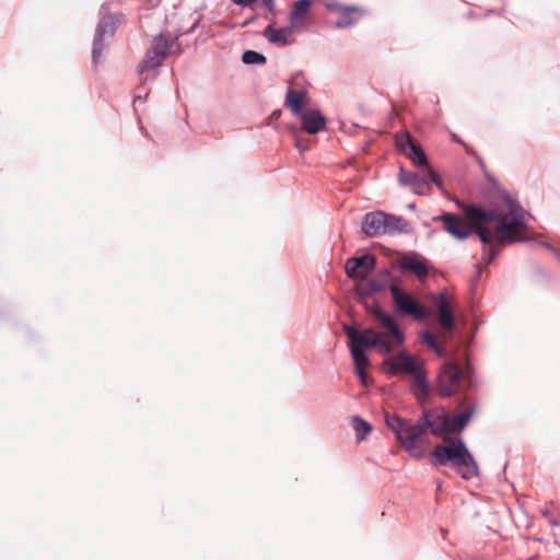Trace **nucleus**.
<instances>
[{
    "label": "nucleus",
    "instance_id": "obj_31",
    "mask_svg": "<svg viewBox=\"0 0 560 560\" xmlns=\"http://www.w3.org/2000/svg\"><path fill=\"white\" fill-rule=\"evenodd\" d=\"M262 5L265 7V9L268 12H270V13L275 12V1L273 0H262Z\"/></svg>",
    "mask_w": 560,
    "mask_h": 560
},
{
    "label": "nucleus",
    "instance_id": "obj_30",
    "mask_svg": "<svg viewBox=\"0 0 560 560\" xmlns=\"http://www.w3.org/2000/svg\"><path fill=\"white\" fill-rule=\"evenodd\" d=\"M324 7L330 12L340 13V11L346 7L337 2L336 0H326L324 2Z\"/></svg>",
    "mask_w": 560,
    "mask_h": 560
},
{
    "label": "nucleus",
    "instance_id": "obj_5",
    "mask_svg": "<svg viewBox=\"0 0 560 560\" xmlns=\"http://www.w3.org/2000/svg\"><path fill=\"white\" fill-rule=\"evenodd\" d=\"M306 96V91H298L290 88L287 91L284 104L294 116L299 117L304 131L310 135H316L325 129L326 118L318 109H305L303 107Z\"/></svg>",
    "mask_w": 560,
    "mask_h": 560
},
{
    "label": "nucleus",
    "instance_id": "obj_13",
    "mask_svg": "<svg viewBox=\"0 0 560 560\" xmlns=\"http://www.w3.org/2000/svg\"><path fill=\"white\" fill-rule=\"evenodd\" d=\"M432 300L436 306L438 322L446 331H453L456 326L452 303L445 292L432 295Z\"/></svg>",
    "mask_w": 560,
    "mask_h": 560
},
{
    "label": "nucleus",
    "instance_id": "obj_4",
    "mask_svg": "<svg viewBox=\"0 0 560 560\" xmlns=\"http://www.w3.org/2000/svg\"><path fill=\"white\" fill-rule=\"evenodd\" d=\"M435 466H447L464 480L479 476V467L465 442L459 438H446L444 444L434 446L432 451Z\"/></svg>",
    "mask_w": 560,
    "mask_h": 560
},
{
    "label": "nucleus",
    "instance_id": "obj_41",
    "mask_svg": "<svg viewBox=\"0 0 560 560\" xmlns=\"http://www.w3.org/2000/svg\"><path fill=\"white\" fill-rule=\"evenodd\" d=\"M481 269H480V266H477V272L478 275L480 273Z\"/></svg>",
    "mask_w": 560,
    "mask_h": 560
},
{
    "label": "nucleus",
    "instance_id": "obj_2",
    "mask_svg": "<svg viewBox=\"0 0 560 560\" xmlns=\"http://www.w3.org/2000/svg\"><path fill=\"white\" fill-rule=\"evenodd\" d=\"M371 314L380 327L385 329L384 334L372 328L358 330L353 326H343L345 334L349 339V349L355 365V372L363 383L365 381L364 369L370 363L366 355L368 349L374 348L380 354L388 355L393 352L395 346L400 347L405 343V335L390 314L383 311L378 305L372 307Z\"/></svg>",
    "mask_w": 560,
    "mask_h": 560
},
{
    "label": "nucleus",
    "instance_id": "obj_16",
    "mask_svg": "<svg viewBox=\"0 0 560 560\" xmlns=\"http://www.w3.org/2000/svg\"><path fill=\"white\" fill-rule=\"evenodd\" d=\"M412 232L410 223L402 217L386 213L382 224V235H394L396 233L409 234Z\"/></svg>",
    "mask_w": 560,
    "mask_h": 560
},
{
    "label": "nucleus",
    "instance_id": "obj_15",
    "mask_svg": "<svg viewBox=\"0 0 560 560\" xmlns=\"http://www.w3.org/2000/svg\"><path fill=\"white\" fill-rule=\"evenodd\" d=\"M390 272L388 270L380 271L374 278L369 279L357 287V291L362 296H372L376 293L389 290Z\"/></svg>",
    "mask_w": 560,
    "mask_h": 560
},
{
    "label": "nucleus",
    "instance_id": "obj_12",
    "mask_svg": "<svg viewBox=\"0 0 560 560\" xmlns=\"http://www.w3.org/2000/svg\"><path fill=\"white\" fill-rule=\"evenodd\" d=\"M398 265L401 270L412 272L420 282H424L429 276V271L432 268L429 261L417 252H408L404 254Z\"/></svg>",
    "mask_w": 560,
    "mask_h": 560
},
{
    "label": "nucleus",
    "instance_id": "obj_27",
    "mask_svg": "<svg viewBox=\"0 0 560 560\" xmlns=\"http://www.w3.org/2000/svg\"><path fill=\"white\" fill-rule=\"evenodd\" d=\"M242 61L245 65H265L267 58L265 55L255 51V50H246L242 55Z\"/></svg>",
    "mask_w": 560,
    "mask_h": 560
},
{
    "label": "nucleus",
    "instance_id": "obj_23",
    "mask_svg": "<svg viewBox=\"0 0 560 560\" xmlns=\"http://www.w3.org/2000/svg\"><path fill=\"white\" fill-rule=\"evenodd\" d=\"M417 166H428V159L422 148L415 143L410 147L409 151L405 154Z\"/></svg>",
    "mask_w": 560,
    "mask_h": 560
},
{
    "label": "nucleus",
    "instance_id": "obj_34",
    "mask_svg": "<svg viewBox=\"0 0 560 560\" xmlns=\"http://www.w3.org/2000/svg\"><path fill=\"white\" fill-rule=\"evenodd\" d=\"M540 245H542L546 248H548L549 250H551L558 257V259L560 260V254L550 244L541 242Z\"/></svg>",
    "mask_w": 560,
    "mask_h": 560
},
{
    "label": "nucleus",
    "instance_id": "obj_20",
    "mask_svg": "<svg viewBox=\"0 0 560 560\" xmlns=\"http://www.w3.org/2000/svg\"><path fill=\"white\" fill-rule=\"evenodd\" d=\"M293 34V26H287L281 28H275L271 24L268 25L264 31V36L277 46H287L289 37Z\"/></svg>",
    "mask_w": 560,
    "mask_h": 560
},
{
    "label": "nucleus",
    "instance_id": "obj_11",
    "mask_svg": "<svg viewBox=\"0 0 560 560\" xmlns=\"http://www.w3.org/2000/svg\"><path fill=\"white\" fill-rule=\"evenodd\" d=\"M433 221L442 222L444 230L459 241H464L471 234H475L474 224L470 223L468 225L458 215L451 212L434 217Z\"/></svg>",
    "mask_w": 560,
    "mask_h": 560
},
{
    "label": "nucleus",
    "instance_id": "obj_9",
    "mask_svg": "<svg viewBox=\"0 0 560 560\" xmlns=\"http://www.w3.org/2000/svg\"><path fill=\"white\" fill-rule=\"evenodd\" d=\"M118 20L112 14H104L97 23L92 47V62L97 66L102 60L103 50L115 35Z\"/></svg>",
    "mask_w": 560,
    "mask_h": 560
},
{
    "label": "nucleus",
    "instance_id": "obj_22",
    "mask_svg": "<svg viewBox=\"0 0 560 560\" xmlns=\"http://www.w3.org/2000/svg\"><path fill=\"white\" fill-rule=\"evenodd\" d=\"M351 423L355 432V439L359 442L363 441L366 438V435L372 431V425L359 416H353L351 418Z\"/></svg>",
    "mask_w": 560,
    "mask_h": 560
},
{
    "label": "nucleus",
    "instance_id": "obj_38",
    "mask_svg": "<svg viewBox=\"0 0 560 560\" xmlns=\"http://www.w3.org/2000/svg\"><path fill=\"white\" fill-rule=\"evenodd\" d=\"M452 138L454 141H456L458 143H463L462 139L459 137H457L455 133L452 135Z\"/></svg>",
    "mask_w": 560,
    "mask_h": 560
},
{
    "label": "nucleus",
    "instance_id": "obj_25",
    "mask_svg": "<svg viewBox=\"0 0 560 560\" xmlns=\"http://www.w3.org/2000/svg\"><path fill=\"white\" fill-rule=\"evenodd\" d=\"M351 261L360 268L364 278L375 266V257L371 254L362 255L360 257H351Z\"/></svg>",
    "mask_w": 560,
    "mask_h": 560
},
{
    "label": "nucleus",
    "instance_id": "obj_17",
    "mask_svg": "<svg viewBox=\"0 0 560 560\" xmlns=\"http://www.w3.org/2000/svg\"><path fill=\"white\" fill-rule=\"evenodd\" d=\"M384 214V211H372L364 214L361 223L362 233L370 237L382 235Z\"/></svg>",
    "mask_w": 560,
    "mask_h": 560
},
{
    "label": "nucleus",
    "instance_id": "obj_24",
    "mask_svg": "<svg viewBox=\"0 0 560 560\" xmlns=\"http://www.w3.org/2000/svg\"><path fill=\"white\" fill-rule=\"evenodd\" d=\"M312 5V2L311 0H299L294 3V8L290 14V20H291V23L294 25L296 24L300 20H302L308 9L311 8Z\"/></svg>",
    "mask_w": 560,
    "mask_h": 560
},
{
    "label": "nucleus",
    "instance_id": "obj_36",
    "mask_svg": "<svg viewBox=\"0 0 560 560\" xmlns=\"http://www.w3.org/2000/svg\"><path fill=\"white\" fill-rule=\"evenodd\" d=\"M150 7H156L160 3V0H147Z\"/></svg>",
    "mask_w": 560,
    "mask_h": 560
},
{
    "label": "nucleus",
    "instance_id": "obj_10",
    "mask_svg": "<svg viewBox=\"0 0 560 560\" xmlns=\"http://www.w3.org/2000/svg\"><path fill=\"white\" fill-rule=\"evenodd\" d=\"M463 371L456 363H445L438 375V392L442 397H451L457 393Z\"/></svg>",
    "mask_w": 560,
    "mask_h": 560
},
{
    "label": "nucleus",
    "instance_id": "obj_19",
    "mask_svg": "<svg viewBox=\"0 0 560 560\" xmlns=\"http://www.w3.org/2000/svg\"><path fill=\"white\" fill-rule=\"evenodd\" d=\"M363 14H365V11L361 7L346 5L339 13L336 27L346 28L352 26Z\"/></svg>",
    "mask_w": 560,
    "mask_h": 560
},
{
    "label": "nucleus",
    "instance_id": "obj_32",
    "mask_svg": "<svg viewBox=\"0 0 560 560\" xmlns=\"http://www.w3.org/2000/svg\"><path fill=\"white\" fill-rule=\"evenodd\" d=\"M295 148L299 150V152L301 154H303L307 149V147L304 145L296 136H295Z\"/></svg>",
    "mask_w": 560,
    "mask_h": 560
},
{
    "label": "nucleus",
    "instance_id": "obj_6",
    "mask_svg": "<svg viewBox=\"0 0 560 560\" xmlns=\"http://www.w3.org/2000/svg\"><path fill=\"white\" fill-rule=\"evenodd\" d=\"M178 37L179 35H176L170 40L165 37L164 33L154 36L144 59L138 67L143 82L155 79V70L159 69L166 59L172 47L177 43Z\"/></svg>",
    "mask_w": 560,
    "mask_h": 560
},
{
    "label": "nucleus",
    "instance_id": "obj_39",
    "mask_svg": "<svg viewBox=\"0 0 560 560\" xmlns=\"http://www.w3.org/2000/svg\"><path fill=\"white\" fill-rule=\"evenodd\" d=\"M106 10H107V7H106L105 4H103V5H102V8H101V12L103 13V12H105Z\"/></svg>",
    "mask_w": 560,
    "mask_h": 560
},
{
    "label": "nucleus",
    "instance_id": "obj_33",
    "mask_svg": "<svg viewBox=\"0 0 560 560\" xmlns=\"http://www.w3.org/2000/svg\"><path fill=\"white\" fill-rule=\"evenodd\" d=\"M255 0H233V2L241 7H248Z\"/></svg>",
    "mask_w": 560,
    "mask_h": 560
},
{
    "label": "nucleus",
    "instance_id": "obj_21",
    "mask_svg": "<svg viewBox=\"0 0 560 560\" xmlns=\"http://www.w3.org/2000/svg\"><path fill=\"white\" fill-rule=\"evenodd\" d=\"M474 413V407H469L463 412L451 416L448 413L447 434L458 433L465 429Z\"/></svg>",
    "mask_w": 560,
    "mask_h": 560
},
{
    "label": "nucleus",
    "instance_id": "obj_18",
    "mask_svg": "<svg viewBox=\"0 0 560 560\" xmlns=\"http://www.w3.org/2000/svg\"><path fill=\"white\" fill-rule=\"evenodd\" d=\"M410 375L413 377L416 384V388H413L415 397L418 401L424 402L429 396V383L422 364H420Z\"/></svg>",
    "mask_w": 560,
    "mask_h": 560
},
{
    "label": "nucleus",
    "instance_id": "obj_1",
    "mask_svg": "<svg viewBox=\"0 0 560 560\" xmlns=\"http://www.w3.org/2000/svg\"><path fill=\"white\" fill-rule=\"evenodd\" d=\"M505 202L509 212L485 210L476 206L466 210V219L474 224L475 234L485 246L481 259L487 265L492 262L501 247L528 241L526 237L516 236L526 228L518 203L510 196L505 198Z\"/></svg>",
    "mask_w": 560,
    "mask_h": 560
},
{
    "label": "nucleus",
    "instance_id": "obj_3",
    "mask_svg": "<svg viewBox=\"0 0 560 560\" xmlns=\"http://www.w3.org/2000/svg\"><path fill=\"white\" fill-rule=\"evenodd\" d=\"M384 420L402 448L415 458L423 457L429 433L438 438L447 434L448 412L444 408L423 409L416 422L389 412H385Z\"/></svg>",
    "mask_w": 560,
    "mask_h": 560
},
{
    "label": "nucleus",
    "instance_id": "obj_35",
    "mask_svg": "<svg viewBox=\"0 0 560 560\" xmlns=\"http://www.w3.org/2000/svg\"><path fill=\"white\" fill-rule=\"evenodd\" d=\"M542 515L545 517H548L549 518V522L552 524V525H558L557 522H555L553 520H551L549 516H550V513L546 510V511H542Z\"/></svg>",
    "mask_w": 560,
    "mask_h": 560
},
{
    "label": "nucleus",
    "instance_id": "obj_28",
    "mask_svg": "<svg viewBox=\"0 0 560 560\" xmlns=\"http://www.w3.org/2000/svg\"><path fill=\"white\" fill-rule=\"evenodd\" d=\"M416 142L411 139L409 133H401L396 136V144L400 152L406 154L410 147L415 145Z\"/></svg>",
    "mask_w": 560,
    "mask_h": 560
},
{
    "label": "nucleus",
    "instance_id": "obj_14",
    "mask_svg": "<svg viewBox=\"0 0 560 560\" xmlns=\"http://www.w3.org/2000/svg\"><path fill=\"white\" fill-rule=\"evenodd\" d=\"M384 365L387 368L388 372L393 375L398 374H411L420 365L417 360L408 354L407 352H399L393 358H387L384 361Z\"/></svg>",
    "mask_w": 560,
    "mask_h": 560
},
{
    "label": "nucleus",
    "instance_id": "obj_7",
    "mask_svg": "<svg viewBox=\"0 0 560 560\" xmlns=\"http://www.w3.org/2000/svg\"><path fill=\"white\" fill-rule=\"evenodd\" d=\"M389 292L397 315L401 317L410 316L418 322H423L430 317L431 314L428 308L398 284L392 283L389 285Z\"/></svg>",
    "mask_w": 560,
    "mask_h": 560
},
{
    "label": "nucleus",
    "instance_id": "obj_37",
    "mask_svg": "<svg viewBox=\"0 0 560 560\" xmlns=\"http://www.w3.org/2000/svg\"><path fill=\"white\" fill-rule=\"evenodd\" d=\"M148 96V93L144 94L143 98H147ZM138 100H142V95L141 94H138L133 97V102L136 103Z\"/></svg>",
    "mask_w": 560,
    "mask_h": 560
},
{
    "label": "nucleus",
    "instance_id": "obj_8",
    "mask_svg": "<svg viewBox=\"0 0 560 560\" xmlns=\"http://www.w3.org/2000/svg\"><path fill=\"white\" fill-rule=\"evenodd\" d=\"M398 183L410 188L418 196L431 194L433 184L442 188L441 177L430 166L423 168V175L412 173L401 166L398 172Z\"/></svg>",
    "mask_w": 560,
    "mask_h": 560
},
{
    "label": "nucleus",
    "instance_id": "obj_40",
    "mask_svg": "<svg viewBox=\"0 0 560 560\" xmlns=\"http://www.w3.org/2000/svg\"><path fill=\"white\" fill-rule=\"evenodd\" d=\"M408 208L413 210V209H416V205L415 203H410V205H408Z\"/></svg>",
    "mask_w": 560,
    "mask_h": 560
},
{
    "label": "nucleus",
    "instance_id": "obj_26",
    "mask_svg": "<svg viewBox=\"0 0 560 560\" xmlns=\"http://www.w3.org/2000/svg\"><path fill=\"white\" fill-rule=\"evenodd\" d=\"M421 340L430 348L432 349L439 357H444V350L439 345L435 336L429 331H422L420 335Z\"/></svg>",
    "mask_w": 560,
    "mask_h": 560
},
{
    "label": "nucleus",
    "instance_id": "obj_29",
    "mask_svg": "<svg viewBox=\"0 0 560 560\" xmlns=\"http://www.w3.org/2000/svg\"><path fill=\"white\" fill-rule=\"evenodd\" d=\"M345 269H346V273H347V276L349 278H362V279H364L363 272L360 270V268H358L355 266L354 262L351 261V257L347 259L346 265H345Z\"/></svg>",
    "mask_w": 560,
    "mask_h": 560
}]
</instances>
